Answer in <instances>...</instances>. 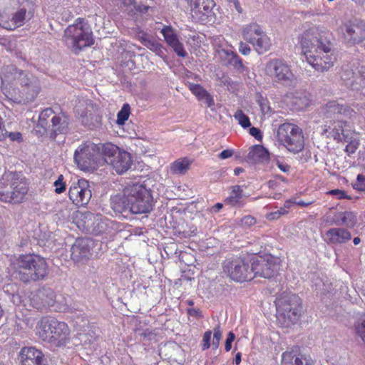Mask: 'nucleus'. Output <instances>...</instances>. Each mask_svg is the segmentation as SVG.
Instances as JSON below:
<instances>
[{
    "mask_svg": "<svg viewBox=\"0 0 365 365\" xmlns=\"http://www.w3.org/2000/svg\"><path fill=\"white\" fill-rule=\"evenodd\" d=\"M227 64L233 67L237 72L243 73L247 71V67L243 64L242 58L234 52H227Z\"/></svg>",
    "mask_w": 365,
    "mask_h": 365,
    "instance_id": "obj_32",
    "label": "nucleus"
},
{
    "mask_svg": "<svg viewBox=\"0 0 365 365\" xmlns=\"http://www.w3.org/2000/svg\"><path fill=\"white\" fill-rule=\"evenodd\" d=\"M314 203V201H309V202H304L303 200H294V204L301 206V207H307L308 205H310Z\"/></svg>",
    "mask_w": 365,
    "mask_h": 365,
    "instance_id": "obj_62",
    "label": "nucleus"
},
{
    "mask_svg": "<svg viewBox=\"0 0 365 365\" xmlns=\"http://www.w3.org/2000/svg\"><path fill=\"white\" fill-rule=\"evenodd\" d=\"M293 103L297 109H303L309 106L310 100L306 94L296 93L293 98Z\"/></svg>",
    "mask_w": 365,
    "mask_h": 365,
    "instance_id": "obj_34",
    "label": "nucleus"
},
{
    "mask_svg": "<svg viewBox=\"0 0 365 365\" xmlns=\"http://www.w3.org/2000/svg\"><path fill=\"white\" fill-rule=\"evenodd\" d=\"M294 200H287L285 202H284V208H281L280 210H279L277 212H275L274 214L275 215H277V217H279L280 215H284L287 212V211L285 210L286 208H289L291 207V206L292 205H294Z\"/></svg>",
    "mask_w": 365,
    "mask_h": 365,
    "instance_id": "obj_55",
    "label": "nucleus"
},
{
    "mask_svg": "<svg viewBox=\"0 0 365 365\" xmlns=\"http://www.w3.org/2000/svg\"><path fill=\"white\" fill-rule=\"evenodd\" d=\"M121 4L130 11H135L140 14H150L155 11L152 0H144L138 2L136 0H120Z\"/></svg>",
    "mask_w": 365,
    "mask_h": 365,
    "instance_id": "obj_24",
    "label": "nucleus"
},
{
    "mask_svg": "<svg viewBox=\"0 0 365 365\" xmlns=\"http://www.w3.org/2000/svg\"><path fill=\"white\" fill-rule=\"evenodd\" d=\"M56 187L55 189V192L57 194H60L66 190V184H54Z\"/></svg>",
    "mask_w": 365,
    "mask_h": 365,
    "instance_id": "obj_61",
    "label": "nucleus"
},
{
    "mask_svg": "<svg viewBox=\"0 0 365 365\" xmlns=\"http://www.w3.org/2000/svg\"><path fill=\"white\" fill-rule=\"evenodd\" d=\"M215 6L213 0H202V2H198L196 7L199 12L205 15H208Z\"/></svg>",
    "mask_w": 365,
    "mask_h": 365,
    "instance_id": "obj_37",
    "label": "nucleus"
},
{
    "mask_svg": "<svg viewBox=\"0 0 365 365\" xmlns=\"http://www.w3.org/2000/svg\"><path fill=\"white\" fill-rule=\"evenodd\" d=\"M222 203L217 202L211 207L210 211L217 213L222 208Z\"/></svg>",
    "mask_w": 365,
    "mask_h": 365,
    "instance_id": "obj_63",
    "label": "nucleus"
},
{
    "mask_svg": "<svg viewBox=\"0 0 365 365\" xmlns=\"http://www.w3.org/2000/svg\"><path fill=\"white\" fill-rule=\"evenodd\" d=\"M167 44L178 38L176 30L171 26L165 25L160 30Z\"/></svg>",
    "mask_w": 365,
    "mask_h": 365,
    "instance_id": "obj_35",
    "label": "nucleus"
},
{
    "mask_svg": "<svg viewBox=\"0 0 365 365\" xmlns=\"http://www.w3.org/2000/svg\"><path fill=\"white\" fill-rule=\"evenodd\" d=\"M274 164L284 173H288L290 170V166L287 163L278 159L274 160Z\"/></svg>",
    "mask_w": 365,
    "mask_h": 365,
    "instance_id": "obj_49",
    "label": "nucleus"
},
{
    "mask_svg": "<svg viewBox=\"0 0 365 365\" xmlns=\"http://www.w3.org/2000/svg\"><path fill=\"white\" fill-rule=\"evenodd\" d=\"M110 204L118 212L129 210L133 214H146L153 210L154 200L151 190L145 184H128L123 195L114 196Z\"/></svg>",
    "mask_w": 365,
    "mask_h": 365,
    "instance_id": "obj_3",
    "label": "nucleus"
},
{
    "mask_svg": "<svg viewBox=\"0 0 365 365\" xmlns=\"http://www.w3.org/2000/svg\"><path fill=\"white\" fill-rule=\"evenodd\" d=\"M63 40L66 46L75 52L93 43L90 26L80 18L65 30Z\"/></svg>",
    "mask_w": 365,
    "mask_h": 365,
    "instance_id": "obj_7",
    "label": "nucleus"
},
{
    "mask_svg": "<svg viewBox=\"0 0 365 365\" xmlns=\"http://www.w3.org/2000/svg\"><path fill=\"white\" fill-rule=\"evenodd\" d=\"M222 333L220 326L218 325L213 329V339H212V349H217L219 347L220 340L222 339Z\"/></svg>",
    "mask_w": 365,
    "mask_h": 365,
    "instance_id": "obj_46",
    "label": "nucleus"
},
{
    "mask_svg": "<svg viewBox=\"0 0 365 365\" xmlns=\"http://www.w3.org/2000/svg\"><path fill=\"white\" fill-rule=\"evenodd\" d=\"M36 334L43 341L56 347L66 346L71 339L68 324L54 317H43L36 325Z\"/></svg>",
    "mask_w": 365,
    "mask_h": 365,
    "instance_id": "obj_5",
    "label": "nucleus"
},
{
    "mask_svg": "<svg viewBox=\"0 0 365 365\" xmlns=\"http://www.w3.org/2000/svg\"><path fill=\"white\" fill-rule=\"evenodd\" d=\"M294 361L295 365H314V361L309 355L301 353L294 352Z\"/></svg>",
    "mask_w": 365,
    "mask_h": 365,
    "instance_id": "obj_40",
    "label": "nucleus"
},
{
    "mask_svg": "<svg viewBox=\"0 0 365 365\" xmlns=\"http://www.w3.org/2000/svg\"><path fill=\"white\" fill-rule=\"evenodd\" d=\"M189 88L199 99L209 98V93L200 84L190 83Z\"/></svg>",
    "mask_w": 365,
    "mask_h": 365,
    "instance_id": "obj_42",
    "label": "nucleus"
},
{
    "mask_svg": "<svg viewBox=\"0 0 365 365\" xmlns=\"http://www.w3.org/2000/svg\"><path fill=\"white\" fill-rule=\"evenodd\" d=\"M250 134L255 137L256 139L259 140L262 138L261 131L259 128L252 127L250 129Z\"/></svg>",
    "mask_w": 365,
    "mask_h": 365,
    "instance_id": "obj_57",
    "label": "nucleus"
},
{
    "mask_svg": "<svg viewBox=\"0 0 365 365\" xmlns=\"http://www.w3.org/2000/svg\"><path fill=\"white\" fill-rule=\"evenodd\" d=\"M242 35L246 41L252 45L254 49L259 54H263L268 51L272 46L270 38L256 23H251L243 26Z\"/></svg>",
    "mask_w": 365,
    "mask_h": 365,
    "instance_id": "obj_13",
    "label": "nucleus"
},
{
    "mask_svg": "<svg viewBox=\"0 0 365 365\" xmlns=\"http://www.w3.org/2000/svg\"><path fill=\"white\" fill-rule=\"evenodd\" d=\"M212 331L211 330L206 331L203 336H202V340L201 344V347L203 351L208 349L210 346V340L212 336Z\"/></svg>",
    "mask_w": 365,
    "mask_h": 365,
    "instance_id": "obj_47",
    "label": "nucleus"
},
{
    "mask_svg": "<svg viewBox=\"0 0 365 365\" xmlns=\"http://www.w3.org/2000/svg\"><path fill=\"white\" fill-rule=\"evenodd\" d=\"M329 194L332 195H337L339 199H344L346 198V194L344 192L339 190L338 189L331 190L329 192Z\"/></svg>",
    "mask_w": 365,
    "mask_h": 365,
    "instance_id": "obj_58",
    "label": "nucleus"
},
{
    "mask_svg": "<svg viewBox=\"0 0 365 365\" xmlns=\"http://www.w3.org/2000/svg\"><path fill=\"white\" fill-rule=\"evenodd\" d=\"M347 46H352L365 41V23L359 19L342 23L336 30Z\"/></svg>",
    "mask_w": 365,
    "mask_h": 365,
    "instance_id": "obj_16",
    "label": "nucleus"
},
{
    "mask_svg": "<svg viewBox=\"0 0 365 365\" xmlns=\"http://www.w3.org/2000/svg\"><path fill=\"white\" fill-rule=\"evenodd\" d=\"M230 4H232L235 9L239 14H242L243 10L240 6V3L238 0H229Z\"/></svg>",
    "mask_w": 365,
    "mask_h": 365,
    "instance_id": "obj_60",
    "label": "nucleus"
},
{
    "mask_svg": "<svg viewBox=\"0 0 365 365\" xmlns=\"http://www.w3.org/2000/svg\"><path fill=\"white\" fill-rule=\"evenodd\" d=\"M28 191L26 184H0V200L11 204L21 203Z\"/></svg>",
    "mask_w": 365,
    "mask_h": 365,
    "instance_id": "obj_17",
    "label": "nucleus"
},
{
    "mask_svg": "<svg viewBox=\"0 0 365 365\" xmlns=\"http://www.w3.org/2000/svg\"><path fill=\"white\" fill-rule=\"evenodd\" d=\"M250 262L255 277L271 279L277 274L280 268L279 259L271 255L255 256L251 258Z\"/></svg>",
    "mask_w": 365,
    "mask_h": 365,
    "instance_id": "obj_14",
    "label": "nucleus"
},
{
    "mask_svg": "<svg viewBox=\"0 0 365 365\" xmlns=\"http://www.w3.org/2000/svg\"><path fill=\"white\" fill-rule=\"evenodd\" d=\"M239 51L242 55L247 56V55H249L250 53L251 48L248 46V44H247L245 42L240 41V43H239Z\"/></svg>",
    "mask_w": 365,
    "mask_h": 365,
    "instance_id": "obj_54",
    "label": "nucleus"
},
{
    "mask_svg": "<svg viewBox=\"0 0 365 365\" xmlns=\"http://www.w3.org/2000/svg\"><path fill=\"white\" fill-rule=\"evenodd\" d=\"M130 113V107L129 104L125 103L123 104L122 108L117 114V124L120 125H123L125 124V121L128 119Z\"/></svg>",
    "mask_w": 365,
    "mask_h": 365,
    "instance_id": "obj_36",
    "label": "nucleus"
},
{
    "mask_svg": "<svg viewBox=\"0 0 365 365\" xmlns=\"http://www.w3.org/2000/svg\"><path fill=\"white\" fill-rule=\"evenodd\" d=\"M223 269L230 278L235 282H244L255 278L252 264L240 256L226 261Z\"/></svg>",
    "mask_w": 365,
    "mask_h": 365,
    "instance_id": "obj_15",
    "label": "nucleus"
},
{
    "mask_svg": "<svg viewBox=\"0 0 365 365\" xmlns=\"http://www.w3.org/2000/svg\"><path fill=\"white\" fill-rule=\"evenodd\" d=\"M242 190L241 187L238 185L232 186V192L229 197H227L225 200V202L227 205L231 206H242L243 204L241 203L240 200L242 197Z\"/></svg>",
    "mask_w": 365,
    "mask_h": 365,
    "instance_id": "obj_31",
    "label": "nucleus"
},
{
    "mask_svg": "<svg viewBox=\"0 0 365 365\" xmlns=\"http://www.w3.org/2000/svg\"><path fill=\"white\" fill-rule=\"evenodd\" d=\"M170 46L174 52L180 57L185 58L187 56V53L184 48L183 44L180 42L179 38L177 39L172 41L170 43L168 44Z\"/></svg>",
    "mask_w": 365,
    "mask_h": 365,
    "instance_id": "obj_39",
    "label": "nucleus"
},
{
    "mask_svg": "<svg viewBox=\"0 0 365 365\" xmlns=\"http://www.w3.org/2000/svg\"><path fill=\"white\" fill-rule=\"evenodd\" d=\"M277 322L282 327H289L299 319L302 302L297 295H290L279 299L276 303Z\"/></svg>",
    "mask_w": 365,
    "mask_h": 365,
    "instance_id": "obj_8",
    "label": "nucleus"
},
{
    "mask_svg": "<svg viewBox=\"0 0 365 365\" xmlns=\"http://www.w3.org/2000/svg\"><path fill=\"white\" fill-rule=\"evenodd\" d=\"M264 73L273 82L282 86H292L296 82L291 66L282 59L274 58L266 63Z\"/></svg>",
    "mask_w": 365,
    "mask_h": 365,
    "instance_id": "obj_11",
    "label": "nucleus"
},
{
    "mask_svg": "<svg viewBox=\"0 0 365 365\" xmlns=\"http://www.w3.org/2000/svg\"><path fill=\"white\" fill-rule=\"evenodd\" d=\"M31 300L36 309L53 306L56 294L51 288L42 287L31 294Z\"/></svg>",
    "mask_w": 365,
    "mask_h": 365,
    "instance_id": "obj_21",
    "label": "nucleus"
},
{
    "mask_svg": "<svg viewBox=\"0 0 365 365\" xmlns=\"http://www.w3.org/2000/svg\"><path fill=\"white\" fill-rule=\"evenodd\" d=\"M324 125L322 126V134L338 141L349 142L345 151L349 154L356 152L359 145V140L349 141L344 127L347 126V119H353L357 112L347 105L339 103L336 101H329L322 109Z\"/></svg>",
    "mask_w": 365,
    "mask_h": 365,
    "instance_id": "obj_2",
    "label": "nucleus"
},
{
    "mask_svg": "<svg viewBox=\"0 0 365 365\" xmlns=\"http://www.w3.org/2000/svg\"><path fill=\"white\" fill-rule=\"evenodd\" d=\"M170 46L174 52L180 57L185 58L187 56V53L184 48L183 44L180 42L179 38L177 39L172 41L170 43L168 44Z\"/></svg>",
    "mask_w": 365,
    "mask_h": 365,
    "instance_id": "obj_38",
    "label": "nucleus"
},
{
    "mask_svg": "<svg viewBox=\"0 0 365 365\" xmlns=\"http://www.w3.org/2000/svg\"><path fill=\"white\" fill-rule=\"evenodd\" d=\"M8 136L11 141L19 143L23 140L22 134L20 132H7L6 137Z\"/></svg>",
    "mask_w": 365,
    "mask_h": 365,
    "instance_id": "obj_52",
    "label": "nucleus"
},
{
    "mask_svg": "<svg viewBox=\"0 0 365 365\" xmlns=\"http://www.w3.org/2000/svg\"><path fill=\"white\" fill-rule=\"evenodd\" d=\"M145 46L158 56H161L163 53L161 44L153 38L150 40H145Z\"/></svg>",
    "mask_w": 365,
    "mask_h": 365,
    "instance_id": "obj_43",
    "label": "nucleus"
},
{
    "mask_svg": "<svg viewBox=\"0 0 365 365\" xmlns=\"http://www.w3.org/2000/svg\"><path fill=\"white\" fill-rule=\"evenodd\" d=\"M68 195L74 204L83 205L88 202L91 192L86 187L81 186V184H73L69 188Z\"/></svg>",
    "mask_w": 365,
    "mask_h": 365,
    "instance_id": "obj_23",
    "label": "nucleus"
},
{
    "mask_svg": "<svg viewBox=\"0 0 365 365\" xmlns=\"http://www.w3.org/2000/svg\"><path fill=\"white\" fill-rule=\"evenodd\" d=\"M187 313L190 316L196 318H201L202 317V312L199 309H189Z\"/></svg>",
    "mask_w": 365,
    "mask_h": 365,
    "instance_id": "obj_59",
    "label": "nucleus"
},
{
    "mask_svg": "<svg viewBox=\"0 0 365 365\" xmlns=\"http://www.w3.org/2000/svg\"><path fill=\"white\" fill-rule=\"evenodd\" d=\"M327 242L328 244L341 245L344 244L351 240L350 232L343 228H331L327 231Z\"/></svg>",
    "mask_w": 365,
    "mask_h": 365,
    "instance_id": "obj_25",
    "label": "nucleus"
},
{
    "mask_svg": "<svg viewBox=\"0 0 365 365\" xmlns=\"http://www.w3.org/2000/svg\"><path fill=\"white\" fill-rule=\"evenodd\" d=\"M69 124L68 116L63 112L58 113L48 126L49 138L56 140L58 135H66L69 132Z\"/></svg>",
    "mask_w": 365,
    "mask_h": 365,
    "instance_id": "obj_20",
    "label": "nucleus"
},
{
    "mask_svg": "<svg viewBox=\"0 0 365 365\" xmlns=\"http://www.w3.org/2000/svg\"><path fill=\"white\" fill-rule=\"evenodd\" d=\"M294 351H286L282 353L280 365H295Z\"/></svg>",
    "mask_w": 365,
    "mask_h": 365,
    "instance_id": "obj_45",
    "label": "nucleus"
},
{
    "mask_svg": "<svg viewBox=\"0 0 365 365\" xmlns=\"http://www.w3.org/2000/svg\"><path fill=\"white\" fill-rule=\"evenodd\" d=\"M88 239L77 238L71 248V258L76 263H86L91 257Z\"/></svg>",
    "mask_w": 365,
    "mask_h": 365,
    "instance_id": "obj_18",
    "label": "nucleus"
},
{
    "mask_svg": "<svg viewBox=\"0 0 365 365\" xmlns=\"http://www.w3.org/2000/svg\"><path fill=\"white\" fill-rule=\"evenodd\" d=\"M139 37V39L140 41V42L145 46V40H150L152 38V37H150V36H148V34H145V33H142L141 35H139L138 36Z\"/></svg>",
    "mask_w": 365,
    "mask_h": 365,
    "instance_id": "obj_64",
    "label": "nucleus"
},
{
    "mask_svg": "<svg viewBox=\"0 0 365 365\" xmlns=\"http://www.w3.org/2000/svg\"><path fill=\"white\" fill-rule=\"evenodd\" d=\"M327 223L329 225H349L354 223V215L351 212H334L327 215Z\"/></svg>",
    "mask_w": 365,
    "mask_h": 365,
    "instance_id": "obj_26",
    "label": "nucleus"
},
{
    "mask_svg": "<svg viewBox=\"0 0 365 365\" xmlns=\"http://www.w3.org/2000/svg\"><path fill=\"white\" fill-rule=\"evenodd\" d=\"M248 158L255 162L265 163L269 160V153L262 145H256L250 148Z\"/></svg>",
    "mask_w": 365,
    "mask_h": 365,
    "instance_id": "obj_29",
    "label": "nucleus"
},
{
    "mask_svg": "<svg viewBox=\"0 0 365 365\" xmlns=\"http://www.w3.org/2000/svg\"><path fill=\"white\" fill-rule=\"evenodd\" d=\"M6 71L7 73L11 74L16 84L21 86L19 96H14L11 100L18 104L33 101L40 91L38 78L29 72L18 69L13 65L8 66Z\"/></svg>",
    "mask_w": 365,
    "mask_h": 365,
    "instance_id": "obj_6",
    "label": "nucleus"
},
{
    "mask_svg": "<svg viewBox=\"0 0 365 365\" xmlns=\"http://www.w3.org/2000/svg\"><path fill=\"white\" fill-rule=\"evenodd\" d=\"M341 78L351 90L365 96V75L354 73L349 68H342Z\"/></svg>",
    "mask_w": 365,
    "mask_h": 365,
    "instance_id": "obj_19",
    "label": "nucleus"
},
{
    "mask_svg": "<svg viewBox=\"0 0 365 365\" xmlns=\"http://www.w3.org/2000/svg\"><path fill=\"white\" fill-rule=\"evenodd\" d=\"M277 139L289 152L297 154L304 148L303 131L298 125L284 123L277 130Z\"/></svg>",
    "mask_w": 365,
    "mask_h": 365,
    "instance_id": "obj_9",
    "label": "nucleus"
},
{
    "mask_svg": "<svg viewBox=\"0 0 365 365\" xmlns=\"http://www.w3.org/2000/svg\"><path fill=\"white\" fill-rule=\"evenodd\" d=\"M32 16L33 14L31 12H29L27 14L26 9L21 8L13 14L10 21L2 23L3 27L8 30H14L16 28L24 25L26 17L29 19ZM0 21L1 22H3V19L1 18Z\"/></svg>",
    "mask_w": 365,
    "mask_h": 365,
    "instance_id": "obj_27",
    "label": "nucleus"
},
{
    "mask_svg": "<svg viewBox=\"0 0 365 365\" xmlns=\"http://www.w3.org/2000/svg\"><path fill=\"white\" fill-rule=\"evenodd\" d=\"M259 106L260 107L261 111L263 114H267L270 111V106H269L268 101L267 99H261L259 101Z\"/></svg>",
    "mask_w": 365,
    "mask_h": 365,
    "instance_id": "obj_51",
    "label": "nucleus"
},
{
    "mask_svg": "<svg viewBox=\"0 0 365 365\" xmlns=\"http://www.w3.org/2000/svg\"><path fill=\"white\" fill-rule=\"evenodd\" d=\"M48 126L49 125H40V122L38 121V123L34 128V132L38 136H43L47 132L48 133Z\"/></svg>",
    "mask_w": 365,
    "mask_h": 365,
    "instance_id": "obj_48",
    "label": "nucleus"
},
{
    "mask_svg": "<svg viewBox=\"0 0 365 365\" xmlns=\"http://www.w3.org/2000/svg\"><path fill=\"white\" fill-rule=\"evenodd\" d=\"M234 154V150L232 149H226L222 151L219 155L218 158L221 160L227 159L232 157Z\"/></svg>",
    "mask_w": 365,
    "mask_h": 365,
    "instance_id": "obj_56",
    "label": "nucleus"
},
{
    "mask_svg": "<svg viewBox=\"0 0 365 365\" xmlns=\"http://www.w3.org/2000/svg\"><path fill=\"white\" fill-rule=\"evenodd\" d=\"M235 339V336L232 332H229L225 341V349L226 351H229L232 348V343Z\"/></svg>",
    "mask_w": 365,
    "mask_h": 365,
    "instance_id": "obj_53",
    "label": "nucleus"
},
{
    "mask_svg": "<svg viewBox=\"0 0 365 365\" xmlns=\"http://www.w3.org/2000/svg\"><path fill=\"white\" fill-rule=\"evenodd\" d=\"M299 38L307 63L317 71H327L334 66L336 57L334 37L329 30L312 25Z\"/></svg>",
    "mask_w": 365,
    "mask_h": 365,
    "instance_id": "obj_1",
    "label": "nucleus"
},
{
    "mask_svg": "<svg viewBox=\"0 0 365 365\" xmlns=\"http://www.w3.org/2000/svg\"><path fill=\"white\" fill-rule=\"evenodd\" d=\"M93 215L91 212L76 210L72 213L71 218L73 222L75 223L80 230H84L88 227L89 222L93 220Z\"/></svg>",
    "mask_w": 365,
    "mask_h": 365,
    "instance_id": "obj_28",
    "label": "nucleus"
},
{
    "mask_svg": "<svg viewBox=\"0 0 365 365\" xmlns=\"http://www.w3.org/2000/svg\"><path fill=\"white\" fill-rule=\"evenodd\" d=\"M56 115L57 113L52 108H46L40 113L38 122L41 125H49L52 123L53 117L56 116Z\"/></svg>",
    "mask_w": 365,
    "mask_h": 365,
    "instance_id": "obj_33",
    "label": "nucleus"
},
{
    "mask_svg": "<svg viewBox=\"0 0 365 365\" xmlns=\"http://www.w3.org/2000/svg\"><path fill=\"white\" fill-rule=\"evenodd\" d=\"M257 222L256 219L251 215H246L241 219V225L250 227Z\"/></svg>",
    "mask_w": 365,
    "mask_h": 365,
    "instance_id": "obj_50",
    "label": "nucleus"
},
{
    "mask_svg": "<svg viewBox=\"0 0 365 365\" xmlns=\"http://www.w3.org/2000/svg\"><path fill=\"white\" fill-rule=\"evenodd\" d=\"M234 118L244 128H249L251 125L249 117L242 110H237L234 114Z\"/></svg>",
    "mask_w": 365,
    "mask_h": 365,
    "instance_id": "obj_41",
    "label": "nucleus"
},
{
    "mask_svg": "<svg viewBox=\"0 0 365 365\" xmlns=\"http://www.w3.org/2000/svg\"><path fill=\"white\" fill-rule=\"evenodd\" d=\"M11 267L16 277L24 283L43 280L49 272L46 259L31 252L14 255L11 259Z\"/></svg>",
    "mask_w": 365,
    "mask_h": 365,
    "instance_id": "obj_4",
    "label": "nucleus"
},
{
    "mask_svg": "<svg viewBox=\"0 0 365 365\" xmlns=\"http://www.w3.org/2000/svg\"><path fill=\"white\" fill-rule=\"evenodd\" d=\"M102 155V145L86 142L76 150L74 161L82 170H93L103 160Z\"/></svg>",
    "mask_w": 365,
    "mask_h": 365,
    "instance_id": "obj_10",
    "label": "nucleus"
},
{
    "mask_svg": "<svg viewBox=\"0 0 365 365\" xmlns=\"http://www.w3.org/2000/svg\"><path fill=\"white\" fill-rule=\"evenodd\" d=\"M356 334L365 343V314L355 324Z\"/></svg>",
    "mask_w": 365,
    "mask_h": 365,
    "instance_id": "obj_44",
    "label": "nucleus"
},
{
    "mask_svg": "<svg viewBox=\"0 0 365 365\" xmlns=\"http://www.w3.org/2000/svg\"><path fill=\"white\" fill-rule=\"evenodd\" d=\"M21 365H41L44 359L43 352L34 346H24L19 352Z\"/></svg>",
    "mask_w": 365,
    "mask_h": 365,
    "instance_id": "obj_22",
    "label": "nucleus"
},
{
    "mask_svg": "<svg viewBox=\"0 0 365 365\" xmlns=\"http://www.w3.org/2000/svg\"><path fill=\"white\" fill-rule=\"evenodd\" d=\"M192 160L188 158H180L170 166V173L175 175H184L190 169Z\"/></svg>",
    "mask_w": 365,
    "mask_h": 365,
    "instance_id": "obj_30",
    "label": "nucleus"
},
{
    "mask_svg": "<svg viewBox=\"0 0 365 365\" xmlns=\"http://www.w3.org/2000/svg\"><path fill=\"white\" fill-rule=\"evenodd\" d=\"M103 160L110 165L119 174H122L129 170L132 165L130 154L120 150L112 143H106L102 145Z\"/></svg>",
    "mask_w": 365,
    "mask_h": 365,
    "instance_id": "obj_12",
    "label": "nucleus"
}]
</instances>
